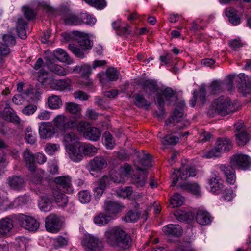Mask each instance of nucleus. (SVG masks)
Here are the masks:
<instances>
[{
    "label": "nucleus",
    "mask_w": 251,
    "mask_h": 251,
    "mask_svg": "<svg viewBox=\"0 0 251 251\" xmlns=\"http://www.w3.org/2000/svg\"><path fill=\"white\" fill-rule=\"evenodd\" d=\"M106 242L111 246L126 250L131 246V238L124 230L113 227L105 232Z\"/></svg>",
    "instance_id": "f257e3e1"
},
{
    "label": "nucleus",
    "mask_w": 251,
    "mask_h": 251,
    "mask_svg": "<svg viewBox=\"0 0 251 251\" xmlns=\"http://www.w3.org/2000/svg\"><path fill=\"white\" fill-rule=\"evenodd\" d=\"M232 111V103L230 98L222 96L212 101L207 111V115L212 117L216 115L226 116Z\"/></svg>",
    "instance_id": "f03ea898"
},
{
    "label": "nucleus",
    "mask_w": 251,
    "mask_h": 251,
    "mask_svg": "<svg viewBox=\"0 0 251 251\" xmlns=\"http://www.w3.org/2000/svg\"><path fill=\"white\" fill-rule=\"evenodd\" d=\"M176 94L170 87H167L162 91L161 93H158L157 94L155 99V102L158 109V111H155L156 116L158 118L162 119L165 112L164 97L170 104L172 101V99L176 98Z\"/></svg>",
    "instance_id": "7ed1b4c3"
},
{
    "label": "nucleus",
    "mask_w": 251,
    "mask_h": 251,
    "mask_svg": "<svg viewBox=\"0 0 251 251\" xmlns=\"http://www.w3.org/2000/svg\"><path fill=\"white\" fill-rule=\"evenodd\" d=\"M231 148L232 145L229 139L226 138H219L216 142L215 148L205 155L207 158L219 157L221 153L228 151Z\"/></svg>",
    "instance_id": "20e7f679"
},
{
    "label": "nucleus",
    "mask_w": 251,
    "mask_h": 251,
    "mask_svg": "<svg viewBox=\"0 0 251 251\" xmlns=\"http://www.w3.org/2000/svg\"><path fill=\"white\" fill-rule=\"evenodd\" d=\"M17 220L21 227L32 232L36 231L40 225L39 221L34 217L24 214H18Z\"/></svg>",
    "instance_id": "39448f33"
},
{
    "label": "nucleus",
    "mask_w": 251,
    "mask_h": 251,
    "mask_svg": "<svg viewBox=\"0 0 251 251\" xmlns=\"http://www.w3.org/2000/svg\"><path fill=\"white\" fill-rule=\"evenodd\" d=\"M196 175V170L194 167L183 165L180 170H175L172 173L171 178L173 185L176 184L179 178L185 180L189 177H194Z\"/></svg>",
    "instance_id": "423d86ee"
},
{
    "label": "nucleus",
    "mask_w": 251,
    "mask_h": 251,
    "mask_svg": "<svg viewBox=\"0 0 251 251\" xmlns=\"http://www.w3.org/2000/svg\"><path fill=\"white\" fill-rule=\"evenodd\" d=\"M184 115L182 109L176 108L171 117L166 120L165 125H169L170 126H173L177 124L176 126L179 129H184L189 124L188 121H184Z\"/></svg>",
    "instance_id": "0eeeda50"
},
{
    "label": "nucleus",
    "mask_w": 251,
    "mask_h": 251,
    "mask_svg": "<svg viewBox=\"0 0 251 251\" xmlns=\"http://www.w3.org/2000/svg\"><path fill=\"white\" fill-rule=\"evenodd\" d=\"M45 227L49 232H59L62 227L61 216L54 213L50 214L45 219Z\"/></svg>",
    "instance_id": "6e6552de"
},
{
    "label": "nucleus",
    "mask_w": 251,
    "mask_h": 251,
    "mask_svg": "<svg viewBox=\"0 0 251 251\" xmlns=\"http://www.w3.org/2000/svg\"><path fill=\"white\" fill-rule=\"evenodd\" d=\"M81 244L85 251H102L104 247L102 240L93 235L86 236Z\"/></svg>",
    "instance_id": "1a4fd4ad"
},
{
    "label": "nucleus",
    "mask_w": 251,
    "mask_h": 251,
    "mask_svg": "<svg viewBox=\"0 0 251 251\" xmlns=\"http://www.w3.org/2000/svg\"><path fill=\"white\" fill-rule=\"evenodd\" d=\"M230 164L235 168L246 170L251 167V160L247 155L239 153L233 155L230 159Z\"/></svg>",
    "instance_id": "9d476101"
},
{
    "label": "nucleus",
    "mask_w": 251,
    "mask_h": 251,
    "mask_svg": "<svg viewBox=\"0 0 251 251\" xmlns=\"http://www.w3.org/2000/svg\"><path fill=\"white\" fill-rule=\"evenodd\" d=\"M131 167L128 164H125L119 170V172L111 171L110 179L115 183H124L129 177Z\"/></svg>",
    "instance_id": "9b49d317"
},
{
    "label": "nucleus",
    "mask_w": 251,
    "mask_h": 251,
    "mask_svg": "<svg viewBox=\"0 0 251 251\" xmlns=\"http://www.w3.org/2000/svg\"><path fill=\"white\" fill-rule=\"evenodd\" d=\"M53 121L55 126L60 131H65L68 129H71L76 125L75 121L69 119L63 114L57 116Z\"/></svg>",
    "instance_id": "f8f14e48"
},
{
    "label": "nucleus",
    "mask_w": 251,
    "mask_h": 251,
    "mask_svg": "<svg viewBox=\"0 0 251 251\" xmlns=\"http://www.w3.org/2000/svg\"><path fill=\"white\" fill-rule=\"evenodd\" d=\"M136 167L141 173L133 175L131 177V182L137 187H142L147 182L148 172L145 168L137 165H136Z\"/></svg>",
    "instance_id": "ddd939ff"
},
{
    "label": "nucleus",
    "mask_w": 251,
    "mask_h": 251,
    "mask_svg": "<svg viewBox=\"0 0 251 251\" xmlns=\"http://www.w3.org/2000/svg\"><path fill=\"white\" fill-rule=\"evenodd\" d=\"M55 133V128L50 122H41L39 126V134L40 138L49 139Z\"/></svg>",
    "instance_id": "4468645a"
},
{
    "label": "nucleus",
    "mask_w": 251,
    "mask_h": 251,
    "mask_svg": "<svg viewBox=\"0 0 251 251\" xmlns=\"http://www.w3.org/2000/svg\"><path fill=\"white\" fill-rule=\"evenodd\" d=\"M74 34L77 37V42L81 48L87 50L92 49L93 43L87 34L78 31H75Z\"/></svg>",
    "instance_id": "2eb2a0df"
},
{
    "label": "nucleus",
    "mask_w": 251,
    "mask_h": 251,
    "mask_svg": "<svg viewBox=\"0 0 251 251\" xmlns=\"http://www.w3.org/2000/svg\"><path fill=\"white\" fill-rule=\"evenodd\" d=\"M119 73L116 69L110 68L106 70L105 73H100V80L103 85L106 84L109 81H116L118 79Z\"/></svg>",
    "instance_id": "dca6fc26"
},
{
    "label": "nucleus",
    "mask_w": 251,
    "mask_h": 251,
    "mask_svg": "<svg viewBox=\"0 0 251 251\" xmlns=\"http://www.w3.org/2000/svg\"><path fill=\"white\" fill-rule=\"evenodd\" d=\"M54 182L58 186L62 188L64 192L70 194L73 192L71 178L69 176L56 177L54 178Z\"/></svg>",
    "instance_id": "f3484780"
},
{
    "label": "nucleus",
    "mask_w": 251,
    "mask_h": 251,
    "mask_svg": "<svg viewBox=\"0 0 251 251\" xmlns=\"http://www.w3.org/2000/svg\"><path fill=\"white\" fill-rule=\"evenodd\" d=\"M124 207V205L121 203L111 200H106L104 202L103 209L109 214L115 215L121 212Z\"/></svg>",
    "instance_id": "a211bd4d"
},
{
    "label": "nucleus",
    "mask_w": 251,
    "mask_h": 251,
    "mask_svg": "<svg viewBox=\"0 0 251 251\" xmlns=\"http://www.w3.org/2000/svg\"><path fill=\"white\" fill-rule=\"evenodd\" d=\"M8 186L12 189L19 191L23 189L25 186V182L20 176H12L7 180Z\"/></svg>",
    "instance_id": "6ab92c4d"
},
{
    "label": "nucleus",
    "mask_w": 251,
    "mask_h": 251,
    "mask_svg": "<svg viewBox=\"0 0 251 251\" xmlns=\"http://www.w3.org/2000/svg\"><path fill=\"white\" fill-rule=\"evenodd\" d=\"M233 166L229 165L226 166L225 164H221L219 168L222 171L226 177V182L232 185L234 184L236 181L235 171L233 169Z\"/></svg>",
    "instance_id": "aec40b11"
},
{
    "label": "nucleus",
    "mask_w": 251,
    "mask_h": 251,
    "mask_svg": "<svg viewBox=\"0 0 251 251\" xmlns=\"http://www.w3.org/2000/svg\"><path fill=\"white\" fill-rule=\"evenodd\" d=\"M107 161L102 156H97L91 160L89 163V169L90 171H100L107 166Z\"/></svg>",
    "instance_id": "412c9836"
},
{
    "label": "nucleus",
    "mask_w": 251,
    "mask_h": 251,
    "mask_svg": "<svg viewBox=\"0 0 251 251\" xmlns=\"http://www.w3.org/2000/svg\"><path fill=\"white\" fill-rule=\"evenodd\" d=\"M79 145L80 144L66 148V151L69 157L72 161L75 162L80 161L83 157L82 150H79Z\"/></svg>",
    "instance_id": "4be33fe9"
},
{
    "label": "nucleus",
    "mask_w": 251,
    "mask_h": 251,
    "mask_svg": "<svg viewBox=\"0 0 251 251\" xmlns=\"http://www.w3.org/2000/svg\"><path fill=\"white\" fill-rule=\"evenodd\" d=\"M23 159L28 170L32 172H35L36 166L34 155L29 150H26L23 152Z\"/></svg>",
    "instance_id": "5701e85b"
},
{
    "label": "nucleus",
    "mask_w": 251,
    "mask_h": 251,
    "mask_svg": "<svg viewBox=\"0 0 251 251\" xmlns=\"http://www.w3.org/2000/svg\"><path fill=\"white\" fill-rule=\"evenodd\" d=\"M13 227L12 220L6 217L0 220V237L7 235Z\"/></svg>",
    "instance_id": "b1692460"
},
{
    "label": "nucleus",
    "mask_w": 251,
    "mask_h": 251,
    "mask_svg": "<svg viewBox=\"0 0 251 251\" xmlns=\"http://www.w3.org/2000/svg\"><path fill=\"white\" fill-rule=\"evenodd\" d=\"M62 18L66 25H76L82 24L81 17L79 18L75 14L69 11L64 14Z\"/></svg>",
    "instance_id": "393cba45"
},
{
    "label": "nucleus",
    "mask_w": 251,
    "mask_h": 251,
    "mask_svg": "<svg viewBox=\"0 0 251 251\" xmlns=\"http://www.w3.org/2000/svg\"><path fill=\"white\" fill-rule=\"evenodd\" d=\"M63 143L66 149L71 146L79 144V138L73 132L64 133L62 134Z\"/></svg>",
    "instance_id": "a878e982"
},
{
    "label": "nucleus",
    "mask_w": 251,
    "mask_h": 251,
    "mask_svg": "<svg viewBox=\"0 0 251 251\" xmlns=\"http://www.w3.org/2000/svg\"><path fill=\"white\" fill-rule=\"evenodd\" d=\"M144 91L148 95L155 93L158 89L156 82L153 80H145L141 82Z\"/></svg>",
    "instance_id": "bb28decb"
},
{
    "label": "nucleus",
    "mask_w": 251,
    "mask_h": 251,
    "mask_svg": "<svg viewBox=\"0 0 251 251\" xmlns=\"http://www.w3.org/2000/svg\"><path fill=\"white\" fill-rule=\"evenodd\" d=\"M163 232L167 235L179 237L181 235L182 230L179 225L169 224L163 228Z\"/></svg>",
    "instance_id": "cd10ccee"
},
{
    "label": "nucleus",
    "mask_w": 251,
    "mask_h": 251,
    "mask_svg": "<svg viewBox=\"0 0 251 251\" xmlns=\"http://www.w3.org/2000/svg\"><path fill=\"white\" fill-rule=\"evenodd\" d=\"M52 193L56 203L59 206H65L68 202V197L63 193L58 190V188L52 189Z\"/></svg>",
    "instance_id": "c85d7f7f"
},
{
    "label": "nucleus",
    "mask_w": 251,
    "mask_h": 251,
    "mask_svg": "<svg viewBox=\"0 0 251 251\" xmlns=\"http://www.w3.org/2000/svg\"><path fill=\"white\" fill-rule=\"evenodd\" d=\"M38 206L39 209L44 212H48L51 210L52 207V200L48 195H45L41 197L39 201Z\"/></svg>",
    "instance_id": "c756f323"
},
{
    "label": "nucleus",
    "mask_w": 251,
    "mask_h": 251,
    "mask_svg": "<svg viewBox=\"0 0 251 251\" xmlns=\"http://www.w3.org/2000/svg\"><path fill=\"white\" fill-rule=\"evenodd\" d=\"M27 26V22L25 21L23 17L18 18L17 25L16 30L18 36L23 39H25L27 37V34L25 29Z\"/></svg>",
    "instance_id": "7c9ffc66"
},
{
    "label": "nucleus",
    "mask_w": 251,
    "mask_h": 251,
    "mask_svg": "<svg viewBox=\"0 0 251 251\" xmlns=\"http://www.w3.org/2000/svg\"><path fill=\"white\" fill-rule=\"evenodd\" d=\"M47 67L51 72L58 75L64 76L69 72L67 68L65 69L61 66L53 62L47 63Z\"/></svg>",
    "instance_id": "2f4dec72"
},
{
    "label": "nucleus",
    "mask_w": 251,
    "mask_h": 251,
    "mask_svg": "<svg viewBox=\"0 0 251 251\" xmlns=\"http://www.w3.org/2000/svg\"><path fill=\"white\" fill-rule=\"evenodd\" d=\"M176 218L180 222H190L194 218V215L191 212L177 210L174 213Z\"/></svg>",
    "instance_id": "473e14b6"
},
{
    "label": "nucleus",
    "mask_w": 251,
    "mask_h": 251,
    "mask_svg": "<svg viewBox=\"0 0 251 251\" xmlns=\"http://www.w3.org/2000/svg\"><path fill=\"white\" fill-rule=\"evenodd\" d=\"M196 220L198 224L201 225L209 224L211 222L209 213L203 210L197 211Z\"/></svg>",
    "instance_id": "72a5a7b5"
},
{
    "label": "nucleus",
    "mask_w": 251,
    "mask_h": 251,
    "mask_svg": "<svg viewBox=\"0 0 251 251\" xmlns=\"http://www.w3.org/2000/svg\"><path fill=\"white\" fill-rule=\"evenodd\" d=\"M101 132L98 128L90 127L85 132L84 136L88 140L97 141L99 140Z\"/></svg>",
    "instance_id": "f704fd0d"
},
{
    "label": "nucleus",
    "mask_w": 251,
    "mask_h": 251,
    "mask_svg": "<svg viewBox=\"0 0 251 251\" xmlns=\"http://www.w3.org/2000/svg\"><path fill=\"white\" fill-rule=\"evenodd\" d=\"M48 105L50 109H57L62 106V101L59 96L52 95L48 99Z\"/></svg>",
    "instance_id": "c9c22d12"
},
{
    "label": "nucleus",
    "mask_w": 251,
    "mask_h": 251,
    "mask_svg": "<svg viewBox=\"0 0 251 251\" xmlns=\"http://www.w3.org/2000/svg\"><path fill=\"white\" fill-rule=\"evenodd\" d=\"M109 178L108 176H104L100 179L99 186L94 189L95 195L98 198L100 197L103 193L104 189L109 183Z\"/></svg>",
    "instance_id": "e433bc0d"
},
{
    "label": "nucleus",
    "mask_w": 251,
    "mask_h": 251,
    "mask_svg": "<svg viewBox=\"0 0 251 251\" xmlns=\"http://www.w3.org/2000/svg\"><path fill=\"white\" fill-rule=\"evenodd\" d=\"M138 163L142 165V167H149L151 164V159L150 155L143 151L138 155V159L135 162V165ZM138 166H139L137 164Z\"/></svg>",
    "instance_id": "4c0bfd02"
},
{
    "label": "nucleus",
    "mask_w": 251,
    "mask_h": 251,
    "mask_svg": "<svg viewBox=\"0 0 251 251\" xmlns=\"http://www.w3.org/2000/svg\"><path fill=\"white\" fill-rule=\"evenodd\" d=\"M226 16L228 18L229 22L233 25H237L240 23V19L237 14V11L231 8L226 9L225 11Z\"/></svg>",
    "instance_id": "58836bf2"
},
{
    "label": "nucleus",
    "mask_w": 251,
    "mask_h": 251,
    "mask_svg": "<svg viewBox=\"0 0 251 251\" xmlns=\"http://www.w3.org/2000/svg\"><path fill=\"white\" fill-rule=\"evenodd\" d=\"M225 84L220 81H213L208 88V91L211 95L219 94L223 91Z\"/></svg>",
    "instance_id": "ea45409f"
},
{
    "label": "nucleus",
    "mask_w": 251,
    "mask_h": 251,
    "mask_svg": "<svg viewBox=\"0 0 251 251\" xmlns=\"http://www.w3.org/2000/svg\"><path fill=\"white\" fill-rule=\"evenodd\" d=\"M79 150H82L83 155H94L97 151V149L91 144L81 143L79 145Z\"/></svg>",
    "instance_id": "a19ab883"
},
{
    "label": "nucleus",
    "mask_w": 251,
    "mask_h": 251,
    "mask_svg": "<svg viewBox=\"0 0 251 251\" xmlns=\"http://www.w3.org/2000/svg\"><path fill=\"white\" fill-rule=\"evenodd\" d=\"M183 190L187 191L196 195H200L201 188L199 185L196 183H186L180 186Z\"/></svg>",
    "instance_id": "79ce46f5"
},
{
    "label": "nucleus",
    "mask_w": 251,
    "mask_h": 251,
    "mask_svg": "<svg viewBox=\"0 0 251 251\" xmlns=\"http://www.w3.org/2000/svg\"><path fill=\"white\" fill-rule=\"evenodd\" d=\"M52 85L54 89L59 91H64L70 89L71 81L70 79H60L56 81Z\"/></svg>",
    "instance_id": "37998d69"
},
{
    "label": "nucleus",
    "mask_w": 251,
    "mask_h": 251,
    "mask_svg": "<svg viewBox=\"0 0 251 251\" xmlns=\"http://www.w3.org/2000/svg\"><path fill=\"white\" fill-rule=\"evenodd\" d=\"M53 54L55 57L61 62L70 63V58L68 53L62 49H57L54 50Z\"/></svg>",
    "instance_id": "c03bdc74"
},
{
    "label": "nucleus",
    "mask_w": 251,
    "mask_h": 251,
    "mask_svg": "<svg viewBox=\"0 0 251 251\" xmlns=\"http://www.w3.org/2000/svg\"><path fill=\"white\" fill-rule=\"evenodd\" d=\"M140 212L137 210H130L123 217V220L126 222H135L140 218Z\"/></svg>",
    "instance_id": "a18cd8bd"
},
{
    "label": "nucleus",
    "mask_w": 251,
    "mask_h": 251,
    "mask_svg": "<svg viewBox=\"0 0 251 251\" xmlns=\"http://www.w3.org/2000/svg\"><path fill=\"white\" fill-rule=\"evenodd\" d=\"M69 50L77 57L80 58H83L85 54L87 53L86 50L83 48L80 49L77 45L74 44H70L68 45Z\"/></svg>",
    "instance_id": "49530a36"
},
{
    "label": "nucleus",
    "mask_w": 251,
    "mask_h": 251,
    "mask_svg": "<svg viewBox=\"0 0 251 251\" xmlns=\"http://www.w3.org/2000/svg\"><path fill=\"white\" fill-rule=\"evenodd\" d=\"M133 98L135 104L139 108L149 107L150 105V102L142 95L135 94Z\"/></svg>",
    "instance_id": "de8ad7c7"
},
{
    "label": "nucleus",
    "mask_w": 251,
    "mask_h": 251,
    "mask_svg": "<svg viewBox=\"0 0 251 251\" xmlns=\"http://www.w3.org/2000/svg\"><path fill=\"white\" fill-rule=\"evenodd\" d=\"M184 201V198L179 194L175 193L170 199V204L173 207L181 206Z\"/></svg>",
    "instance_id": "09e8293b"
},
{
    "label": "nucleus",
    "mask_w": 251,
    "mask_h": 251,
    "mask_svg": "<svg viewBox=\"0 0 251 251\" xmlns=\"http://www.w3.org/2000/svg\"><path fill=\"white\" fill-rule=\"evenodd\" d=\"M110 220L109 216L100 213L94 217V222L99 226H103L108 224Z\"/></svg>",
    "instance_id": "8fccbe9b"
},
{
    "label": "nucleus",
    "mask_w": 251,
    "mask_h": 251,
    "mask_svg": "<svg viewBox=\"0 0 251 251\" xmlns=\"http://www.w3.org/2000/svg\"><path fill=\"white\" fill-rule=\"evenodd\" d=\"M65 107L66 111L72 114L79 113L81 111V106L74 102H67Z\"/></svg>",
    "instance_id": "3c124183"
},
{
    "label": "nucleus",
    "mask_w": 251,
    "mask_h": 251,
    "mask_svg": "<svg viewBox=\"0 0 251 251\" xmlns=\"http://www.w3.org/2000/svg\"><path fill=\"white\" fill-rule=\"evenodd\" d=\"M236 143L239 146L245 145L249 140V134L246 131H241L236 134Z\"/></svg>",
    "instance_id": "603ef678"
},
{
    "label": "nucleus",
    "mask_w": 251,
    "mask_h": 251,
    "mask_svg": "<svg viewBox=\"0 0 251 251\" xmlns=\"http://www.w3.org/2000/svg\"><path fill=\"white\" fill-rule=\"evenodd\" d=\"M179 140L178 137L172 134H167L162 138L161 143L166 145H173L177 143Z\"/></svg>",
    "instance_id": "864d4df0"
},
{
    "label": "nucleus",
    "mask_w": 251,
    "mask_h": 251,
    "mask_svg": "<svg viewBox=\"0 0 251 251\" xmlns=\"http://www.w3.org/2000/svg\"><path fill=\"white\" fill-rule=\"evenodd\" d=\"M133 192L132 187L128 186L124 188L118 189L116 190L117 195L121 198H126L131 196Z\"/></svg>",
    "instance_id": "5fc2aeb1"
},
{
    "label": "nucleus",
    "mask_w": 251,
    "mask_h": 251,
    "mask_svg": "<svg viewBox=\"0 0 251 251\" xmlns=\"http://www.w3.org/2000/svg\"><path fill=\"white\" fill-rule=\"evenodd\" d=\"M78 200L82 203H88L91 200V195L88 190H82L78 194Z\"/></svg>",
    "instance_id": "6e6d98bb"
},
{
    "label": "nucleus",
    "mask_w": 251,
    "mask_h": 251,
    "mask_svg": "<svg viewBox=\"0 0 251 251\" xmlns=\"http://www.w3.org/2000/svg\"><path fill=\"white\" fill-rule=\"evenodd\" d=\"M59 149V144L49 143L45 145V151L48 154L52 155L58 151Z\"/></svg>",
    "instance_id": "4d7b16f0"
},
{
    "label": "nucleus",
    "mask_w": 251,
    "mask_h": 251,
    "mask_svg": "<svg viewBox=\"0 0 251 251\" xmlns=\"http://www.w3.org/2000/svg\"><path fill=\"white\" fill-rule=\"evenodd\" d=\"M103 143L106 148L112 149L115 145V142L111 134L109 132H105L103 134Z\"/></svg>",
    "instance_id": "13d9d810"
},
{
    "label": "nucleus",
    "mask_w": 251,
    "mask_h": 251,
    "mask_svg": "<svg viewBox=\"0 0 251 251\" xmlns=\"http://www.w3.org/2000/svg\"><path fill=\"white\" fill-rule=\"evenodd\" d=\"M68 240L67 237L58 236L54 239L53 245L56 248L63 247L68 244Z\"/></svg>",
    "instance_id": "bf43d9fd"
},
{
    "label": "nucleus",
    "mask_w": 251,
    "mask_h": 251,
    "mask_svg": "<svg viewBox=\"0 0 251 251\" xmlns=\"http://www.w3.org/2000/svg\"><path fill=\"white\" fill-rule=\"evenodd\" d=\"M80 17L82 24L84 23L88 25H93L96 22L95 18L87 13H81Z\"/></svg>",
    "instance_id": "052dcab7"
},
{
    "label": "nucleus",
    "mask_w": 251,
    "mask_h": 251,
    "mask_svg": "<svg viewBox=\"0 0 251 251\" xmlns=\"http://www.w3.org/2000/svg\"><path fill=\"white\" fill-rule=\"evenodd\" d=\"M25 138L26 142L32 145L36 142L35 134L33 132L31 128L27 127L26 129Z\"/></svg>",
    "instance_id": "680f3d73"
},
{
    "label": "nucleus",
    "mask_w": 251,
    "mask_h": 251,
    "mask_svg": "<svg viewBox=\"0 0 251 251\" xmlns=\"http://www.w3.org/2000/svg\"><path fill=\"white\" fill-rule=\"evenodd\" d=\"M210 187L211 191L215 194H219L223 187L222 181L210 182L209 184Z\"/></svg>",
    "instance_id": "e2e57ef3"
},
{
    "label": "nucleus",
    "mask_w": 251,
    "mask_h": 251,
    "mask_svg": "<svg viewBox=\"0 0 251 251\" xmlns=\"http://www.w3.org/2000/svg\"><path fill=\"white\" fill-rule=\"evenodd\" d=\"M206 90L204 86H201L200 88L199 92L197 93V96L199 97V100L201 103L204 104L206 102Z\"/></svg>",
    "instance_id": "0e129e2a"
},
{
    "label": "nucleus",
    "mask_w": 251,
    "mask_h": 251,
    "mask_svg": "<svg viewBox=\"0 0 251 251\" xmlns=\"http://www.w3.org/2000/svg\"><path fill=\"white\" fill-rule=\"evenodd\" d=\"M23 11L24 16L26 18V20L25 21L27 22L32 19L35 16V13L33 10L27 6H23Z\"/></svg>",
    "instance_id": "69168bd1"
},
{
    "label": "nucleus",
    "mask_w": 251,
    "mask_h": 251,
    "mask_svg": "<svg viewBox=\"0 0 251 251\" xmlns=\"http://www.w3.org/2000/svg\"><path fill=\"white\" fill-rule=\"evenodd\" d=\"M4 44L9 46H13L16 43L15 37L10 34L4 35L2 37Z\"/></svg>",
    "instance_id": "338daca9"
},
{
    "label": "nucleus",
    "mask_w": 251,
    "mask_h": 251,
    "mask_svg": "<svg viewBox=\"0 0 251 251\" xmlns=\"http://www.w3.org/2000/svg\"><path fill=\"white\" fill-rule=\"evenodd\" d=\"M48 79V73L44 69H41L38 72V80L44 84L47 82Z\"/></svg>",
    "instance_id": "774afa93"
}]
</instances>
